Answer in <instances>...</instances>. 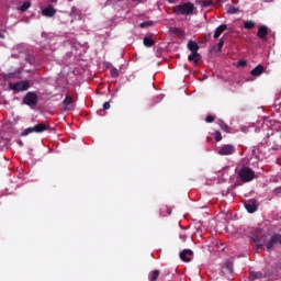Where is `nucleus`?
<instances>
[{
    "label": "nucleus",
    "mask_w": 281,
    "mask_h": 281,
    "mask_svg": "<svg viewBox=\"0 0 281 281\" xmlns=\"http://www.w3.org/2000/svg\"><path fill=\"white\" fill-rule=\"evenodd\" d=\"M195 7L191 2H184L182 4H176L172 7V13L175 15L189 16L193 15Z\"/></svg>",
    "instance_id": "nucleus-1"
},
{
    "label": "nucleus",
    "mask_w": 281,
    "mask_h": 281,
    "mask_svg": "<svg viewBox=\"0 0 281 281\" xmlns=\"http://www.w3.org/2000/svg\"><path fill=\"white\" fill-rule=\"evenodd\" d=\"M237 176L244 183H250L254 179H256V171L249 167H243L238 170Z\"/></svg>",
    "instance_id": "nucleus-2"
},
{
    "label": "nucleus",
    "mask_w": 281,
    "mask_h": 281,
    "mask_svg": "<svg viewBox=\"0 0 281 281\" xmlns=\"http://www.w3.org/2000/svg\"><path fill=\"white\" fill-rule=\"evenodd\" d=\"M9 88L13 90L14 92H24L27 91L30 88L29 80H23L20 82L9 83Z\"/></svg>",
    "instance_id": "nucleus-3"
},
{
    "label": "nucleus",
    "mask_w": 281,
    "mask_h": 281,
    "mask_svg": "<svg viewBox=\"0 0 281 281\" xmlns=\"http://www.w3.org/2000/svg\"><path fill=\"white\" fill-rule=\"evenodd\" d=\"M37 103L38 97L36 92H27L22 99V104H26L29 106H35Z\"/></svg>",
    "instance_id": "nucleus-4"
},
{
    "label": "nucleus",
    "mask_w": 281,
    "mask_h": 281,
    "mask_svg": "<svg viewBox=\"0 0 281 281\" xmlns=\"http://www.w3.org/2000/svg\"><path fill=\"white\" fill-rule=\"evenodd\" d=\"M261 233V228H256L255 233L250 234V238L256 245V249L259 250L261 246L266 245V239L265 238H259V234Z\"/></svg>",
    "instance_id": "nucleus-5"
},
{
    "label": "nucleus",
    "mask_w": 281,
    "mask_h": 281,
    "mask_svg": "<svg viewBox=\"0 0 281 281\" xmlns=\"http://www.w3.org/2000/svg\"><path fill=\"white\" fill-rule=\"evenodd\" d=\"M235 151H236V148L233 145H224L220 147V149L217 150V154L220 156H232L235 154Z\"/></svg>",
    "instance_id": "nucleus-6"
},
{
    "label": "nucleus",
    "mask_w": 281,
    "mask_h": 281,
    "mask_svg": "<svg viewBox=\"0 0 281 281\" xmlns=\"http://www.w3.org/2000/svg\"><path fill=\"white\" fill-rule=\"evenodd\" d=\"M277 245H281V234H274L266 245V249L273 250Z\"/></svg>",
    "instance_id": "nucleus-7"
},
{
    "label": "nucleus",
    "mask_w": 281,
    "mask_h": 281,
    "mask_svg": "<svg viewBox=\"0 0 281 281\" xmlns=\"http://www.w3.org/2000/svg\"><path fill=\"white\" fill-rule=\"evenodd\" d=\"M268 34H269V29L267 25H261L259 27V31H257V37H259L262 42L268 41Z\"/></svg>",
    "instance_id": "nucleus-8"
},
{
    "label": "nucleus",
    "mask_w": 281,
    "mask_h": 281,
    "mask_svg": "<svg viewBox=\"0 0 281 281\" xmlns=\"http://www.w3.org/2000/svg\"><path fill=\"white\" fill-rule=\"evenodd\" d=\"M245 209L247 210V212L249 214H254L257 212L258 210V204L256 200H249L247 202H245Z\"/></svg>",
    "instance_id": "nucleus-9"
},
{
    "label": "nucleus",
    "mask_w": 281,
    "mask_h": 281,
    "mask_svg": "<svg viewBox=\"0 0 281 281\" xmlns=\"http://www.w3.org/2000/svg\"><path fill=\"white\" fill-rule=\"evenodd\" d=\"M188 256H193L192 249H183L180 252V259L182 260V262H192V259Z\"/></svg>",
    "instance_id": "nucleus-10"
},
{
    "label": "nucleus",
    "mask_w": 281,
    "mask_h": 281,
    "mask_svg": "<svg viewBox=\"0 0 281 281\" xmlns=\"http://www.w3.org/2000/svg\"><path fill=\"white\" fill-rule=\"evenodd\" d=\"M56 14V9L53 5H48L42 9V15L45 18L52 19Z\"/></svg>",
    "instance_id": "nucleus-11"
},
{
    "label": "nucleus",
    "mask_w": 281,
    "mask_h": 281,
    "mask_svg": "<svg viewBox=\"0 0 281 281\" xmlns=\"http://www.w3.org/2000/svg\"><path fill=\"white\" fill-rule=\"evenodd\" d=\"M34 128H35V133H36V134H42V133H44L45 131L49 130V128H50V125H49V123H40V124H36V125L34 126Z\"/></svg>",
    "instance_id": "nucleus-12"
},
{
    "label": "nucleus",
    "mask_w": 281,
    "mask_h": 281,
    "mask_svg": "<svg viewBox=\"0 0 281 281\" xmlns=\"http://www.w3.org/2000/svg\"><path fill=\"white\" fill-rule=\"evenodd\" d=\"M227 30V25L226 24H221L215 33L213 34V38L217 40L218 37H221V35Z\"/></svg>",
    "instance_id": "nucleus-13"
},
{
    "label": "nucleus",
    "mask_w": 281,
    "mask_h": 281,
    "mask_svg": "<svg viewBox=\"0 0 281 281\" xmlns=\"http://www.w3.org/2000/svg\"><path fill=\"white\" fill-rule=\"evenodd\" d=\"M267 274L262 273V272H256V271H251L250 274L248 276V279H250V281H255V280H259L261 278H266Z\"/></svg>",
    "instance_id": "nucleus-14"
},
{
    "label": "nucleus",
    "mask_w": 281,
    "mask_h": 281,
    "mask_svg": "<svg viewBox=\"0 0 281 281\" xmlns=\"http://www.w3.org/2000/svg\"><path fill=\"white\" fill-rule=\"evenodd\" d=\"M188 59H189V61H193V64L198 65V63L201 59V56L199 53H192L189 55Z\"/></svg>",
    "instance_id": "nucleus-15"
},
{
    "label": "nucleus",
    "mask_w": 281,
    "mask_h": 281,
    "mask_svg": "<svg viewBox=\"0 0 281 281\" xmlns=\"http://www.w3.org/2000/svg\"><path fill=\"white\" fill-rule=\"evenodd\" d=\"M223 46H224V41H223V38H221V40L218 41V44L212 46V49H211V50H212V52H215V53H221L222 49H223Z\"/></svg>",
    "instance_id": "nucleus-16"
},
{
    "label": "nucleus",
    "mask_w": 281,
    "mask_h": 281,
    "mask_svg": "<svg viewBox=\"0 0 281 281\" xmlns=\"http://www.w3.org/2000/svg\"><path fill=\"white\" fill-rule=\"evenodd\" d=\"M265 71V67H262L261 65L257 66L256 68H254L251 70V75L254 77H259L262 72Z\"/></svg>",
    "instance_id": "nucleus-17"
},
{
    "label": "nucleus",
    "mask_w": 281,
    "mask_h": 281,
    "mask_svg": "<svg viewBox=\"0 0 281 281\" xmlns=\"http://www.w3.org/2000/svg\"><path fill=\"white\" fill-rule=\"evenodd\" d=\"M188 48L190 49L191 53H198L199 44L194 41H190L188 44Z\"/></svg>",
    "instance_id": "nucleus-18"
},
{
    "label": "nucleus",
    "mask_w": 281,
    "mask_h": 281,
    "mask_svg": "<svg viewBox=\"0 0 281 281\" xmlns=\"http://www.w3.org/2000/svg\"><path fill=\"white\" fill-rule=\"evenodd\" d=\"M144 45H145V47L150 48L155 45V41L149 36H145L144 37Z\"/></svg>",
    "instance_id": "nucleus-19"
},
{
    "label": "nucleus",
    "mask_w": 281,
    "mask_h": 281,
    "mask_svg": "<svg viewBox=\"0 0 281 281\" xmlns=\"http://www.w3.org/2000/svg\"><path fill=\"white\" fill-rule=\"evenodd\" d=\"M254 27H256V22L252 20H246L244 23V29L246 30H252Z\"/></svg>",
    "instance_id": "nucleus-20"
},
{
    "label": "nucleus",
    "mask_w": 281,
    "mask_h": 281,
    "mask_svg": "<svg viewBox=\"0 0 281 281\" xmlns=\"http://www.w3.org/2000/svg\"><path fill=\"white\" fill-rule=\"evenodd\" d=\"M160 272L158 270H155L153 272H149L148 280L149 281H157L159 278Z\"/></svg>",
    "instance_id": "nucleus-21"
},
{
    "label": "nucleus",
    "mask_w": 281,
    "mask_h": 281,
    "mask_svg": "<svg viewBox=\"0 0 281 281\" xmlns=\"http://www.w3.org/2000/svg\"><path fill=\"white\" fill-rule=\"evenodd\" d=\"M31 7H32V2H30V1H24V2L20 5L19 10L22 11V12H25V11L29 10Z\"/></svg>",
    "instance_id": "nucleus-22"
},
{
    "label": "nucleus",
    "mask_w": 281,
    "mask_h": 281,
    "mask_svg": "<svg viewBox=\"0 0 281 281\" xmlns=\"http://www.w3.org/2000/svg\"><path fill=\"white\" fill-rule=\"evenodd\" d=\"M218 126L222 131L229 133L231 132V127L229 125H227L226 123H224L222 120L218 121Z\"/></svg>",
    "instance_id": "nucleus-23"
},
{
    "label": "nucleus",
    "mask_w": 281,
    "mask_h": 281,
    "mask_svg": "<svg viewBox=\"0 0 281 281\" xmlns=\"http://www.w3.org/2000/svg\"><path fill=\"white\" fill-rule=\"evenodd\" d=\"M110 75H111V77H112L113 79H116V78H119V76H120V71L117 70V68H111V69H110Z\"/></svg>",
    "instance_id": "nucleus-24"
},
{
    "label": "nucleus",
    "mask_w": 281,
    "mask_h": 281,
    "mask_svg": "<svg viewBox=\"0 0 281 281\" xmlns=\"http://www.w3.org/2000/svg\"><path fill=\"white\" fill-rule=\"evenodd\" d=\"M33 133H35V127H34V126L24 130V131L22 132V136H26V135H30V134H33Z\"/></svg>",
    "instance_id": "nucleus-25"
},
{
    "label": "nucleus",
    "mask_w": 281,
    "mask_h": 281,
    "mask_svg": "<svg viewBox=\"0 0 281 281\" xmlns=\"http://www.w3.org/2000/svg\"><path fill=\"white\" fill-rule=\"evenodd\" d=\"M199 1L202 8H209L213 4L212 1H209V0H199Z\"/></svg>",
    "instance_id": "nucleus-26"
},
{
    "label": "nucleus",
    "mask_w": 281,
    "mask_h": 281,
    "mask_svg": "<svg viewBox=\"0 0 281 281\" xmlns=\"http://www.w3.org/2000/svg\"><path fill=\"white\" fill-rule=\"evenodd\" d=\"M63 104H65L67 106L72 104V98L69 94H67L66 98L63 101Z\"/></svg>",
    "instance_id": "nucleus-27"
},
{
    "label": "nucleus",
    "mask_w": 281,
    "mask_h": 281,
    "mask_svg": "<svg viewBox=\"0 0 281 281\" xmlns=\"http://www.w3.org/2000/svg\"><path fill=\"white\" fill-rule=\"evenodd\" d=\"M151 25H154V21H145L139 24V27L145 29V27H149Z\"/></svg>",
    "instance_id": "nucleus-28"
},
{
    "label": "nucleus",
    "mask_w": 281,
    "mask_h": 281,
    "mask_svg": "<svg viewBox=\"0 0 281 281\" xmlns=\"http://www.w3.org/2000/svg\"><path fill=\"white\" fill-rule=\"evenodd\" d=\"M213 138L216 143H220L222 140V133L220 131H216Z\"/></svg>",
    "instance_id": "nucleus-29"
},
{
    "label": "nucleus",
    "mask_w": 281,
    "mask_h": 281,
    "mask_svg": "<svg viewBox=\"0 0 281 281\" xmlns=\"http://www.w3.org/2000/svg\"><path fill=\"white\" fill-rule=\"evenodd\" d=\"M228 13L231 14H237L238 13V9L233 7V5H229L228 7Z\"/></svg>",
    "instance_id": "nucleus-30"
},
{
    "label": "nucleus",
    "mask_w": 281,
    "mask_h": 281,
    "mask_svg": "<svg viewBox=\"0 0 281 281\" xmlns=\"http://www.w3.org/2000/svg\"><path fill=\"white\" fill-rule=\"evenodd\" d=\"M2 78H3V80H10V79L14 78V75H12V74H3Z\"/></svg>",
    "instance_id": "nucleus-31"
},
{
    "label": "nucleus",
    "mask_w": 281,
    "mask_h": 281,
    "mask_svg": "<svg viewBox=\"0 0 281 281\" xmlns=\"http://www.w3.org/2000/svg\"><path fill=\"white\" fill-rule=\"evenodd\" d=\"M273 194L277 195V196H280L281 195V187H277L273 189Z\"/></svg>",
    "instance_id": "nucleus-32"
},
{
    "label": "nucleus",
    "mask_w": 281,
    "mask_h": 281,
    "mask_svg": "<svg viewBox=\"0 0 281 281\" xmlns=\"http://www.w3.org/2000/svg\"><path fill=\"white\" fill-rule=\"evenodd\" d=\"M215 117L212 114H209L205 119L206 123H213Z\"/></svg>",
    "instance_id": "nucleus-33"
},
{
    "label": "nucleus",
    "mask_w": 281,
    "mask_h": 281,
    "mask_svg": "<svg viewBox=\"0 0 281 281\" xmlns=\"http://www.w3.org/2000/svg\"><path fill=\"white\" fill-rule=\"evenodd\" d=\"M247 65H248V63H247L246 59H239V60H238V66L245 67V66H247Z\"/></svg>",
    "instance_id": "nucleus-34"
},
{
    "label": "nucleus",
    "mask_w": 281,
    "mask_h": 281,
    "mask_svg": "<svg viewBox=\"0 0 281 281\" xmlns=\"http://www.w3.org/2000/svg\"><path fill=\"white\" fill-rule=\"evenodd\" d=\"M179 238L181 239L182 243H186L187 240V234L186 233H180Z\"/></svg>",
    "instance_id": "nucleus-35"
},
{
    "label": "nucleus",
    "mask_w": 281,
    "mask_h": 281,
    "mask_svg": "<svg viewBox=\"0 0 281 281\" xmlns=\"http://www.w3.org/2000/svg\"><path fill=\"white\" fill-rule=\"evenodd\" d=\"M211 37H212V33H209L205 37H203L202 42L206 43V42L211 41Z\"/></svg>",
    "instance_id": "nucleus-36"
},
{
    "label": "nucleus",
    "mask_w": 281,
    "mask_h": 281,
    "mask_svg": "<svg viewBox=\"0 0 281 281\" xmlns=\"http://www.w3.org/2000/svg\"><path fill=\"white\" fill-rule=\"evenodd\" d=\"M110 109V102L108 101V102H104L103 103V110L104 111H106V110H109Z\"/></svg>",
    "instance_id": "nucleus-37"
},
{
    "label": "nucleus",
    "mask_w": 281,
    "mask_h": 281,
    "mask_svg": "<svg viewBox=\"0 0 281 281\" xmlns=\"http://www.w3.org/2000/svg\"><path fill=\"white\" fill-rule=\"evenodd\" d=\"M169 1V3H176L177 2V0H168Z\"/></svg>",
    "instance_id": "nucleus-38"
},
{
    "label": "nucleus",
    "mask_w": 281,
    "mask_h": 281,
    "mask_svg": "<svg viewBox=\"0 0 281 281\" xmlns=\"http://www.w3.org/2000/svg\"><path fill=\"white\" fill-rule=\"evenodd\" d=\"M172 31H173V33H176V34L179 32L178 29H172Z\"/></svg>",
    "instance_id": "nucleus-39"
},
{
    "label": "nucleus",
    "mask_w": 281,
    "mask_h": 281,
    "mask_svg": "<svg viewBox=\"0 0 281 281\" xmlns=\"http://www.w3.org/2000/svg\"><path fill=\"white\" fill-rule=\"evenodd\" d=\"M167 214H171V209H167Z\"/></svg>",
    "instance_id": "nucleus-40"
},
{
    "label": "nucleus",
    "mask_w": 281,
    "mask_h": 281,
    "mask_svg": "<svg viewBox=\"0 0 281 281\" xmlns=\"http://www.w3.org/2000/svg\"><path fill=\"white\" fill-rule=\"evenodd\" d=\"M49 1L56 2V1H58V0H49Z\"/></svg>",
    "instance_id": "nucleus-41"
},
{
    "label": "nucleus",
    "mask_w": 281,
    "mask_h": 281,
    "mask_svg": "<svg viewBox=\"0 0 281 281\" xmlns=\"http://www.w3.org/2000/svg\"><path fill=\"white\" fill-rule=\"evenodd\" d=\"M279 268L281 269V263H279Z\"/></svg>",
    "instance_id": "nucleus-42"
},
{
    "label": "nucleus",
    "mask_w": 281,
    "mask_h": 281,
    "mask_svg": "<svg viewBox=\"0 0 281 281\" xmlns=\"http://www.w3.org/2000/svg\"><path fill=\"white\" fill-rule=\"evenodd\" d=\"M132 1H137V0H132Z\"/></svg>",
    "instance_id": "nucleus-43"
}]
</instances>
